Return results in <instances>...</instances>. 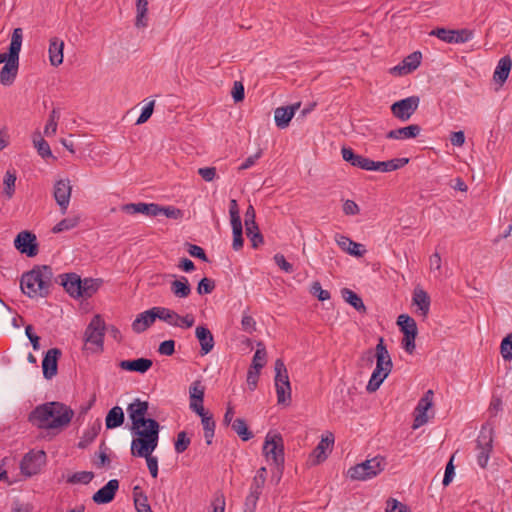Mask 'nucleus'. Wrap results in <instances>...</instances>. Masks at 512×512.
<instances>
[{
	"instance_id": "nucleus-1",
	"label": "nucleus",
	"mask_w": 512,
	"mask_h": 512,
	"mask_svg": "<svg viewBox=\"0 0 512 512\" xmlns=\"http://www.w3.org/2000/svg\"><path fill=\"white\" fill-rule=\"evenodd\" d=\"M74 411L61 402H47L37 406L29 415V421L45 430H61L69 425Z\"/></svg>"
},
{
	"instance_id": "nucleus-2",
	"label": "nucleus",
	"mask_w": 512,
	"mask_h": 512,
	"mask_svg": "<svg viewBox=\"0 0 512 512\" xmlns=\"http://www.w3.org/2000/svg\"><path fill=\"white\" fill-rule=\"evenodd\" d=\"M374 357H376V367L366 386V390L370 393H373L379 389L383 381L391 373L393 367L390 354L386 348V345L384 344L383 338L379 339V342L375 348V354L369 350L363 355V359H367L369 363L373 362Z\"/></svg>"
},
{
	"instance_id": "nucleus-3",
	"label": "nucleus",
	"mask_w": 512,
	"mask_h": 512,
	"mask_svg": "<svg viewBox=\"0 0 512 512\" xmlns=\"http://www.w3.org/2000/svg\"><path fill=\"white\" fill-rule=\"evenodd\" d=\"M52 269L49 266H41L23 274L20 282L21 290L31 298L45 297L49 293Z\"/></svg>"
},
{
	"instance_id": "nucleus-4",
	"label": "nucleus",
	"mask_w": 512,
	"mask_h": 512,
	"mask_svg": "<svg viewBox=\"0 0 512 512\" xmlns=\"http://www.w3.org/2000/svg\"><path fill=\"white\" fill-rule=\"evenodd\" d=\"M145 426L131 429L136 435L131 442L133 456H147L152 454L158 446L160 425L154 419L147 420Z\"/></svg>"
},
{
	"instance_id": "nucleus-5",
	"label": "nucleus",
	"mask_w": 512,
	"mask_h": 512,
	"mask_svg": "<svg viewBox=\"0 0 512 512\" xmlns=\"http://www.w3.org/2000/svg\"><path fill=\"white\" fill-rule=\"evenodd\" d=\"M23 31L15 28L9 46V59L0 71V83L8 86L13 83L18 71L19 53L22 46Z\"/></svg>"
},
{
	"instance_id": "nucleus-6",
	"label": "nucleus",
	"mask_w": 512,
	"mask_h": 512,
	"mask_svg": "<svg viewBox=\"0 0 512 512\" xmlns=\"http://www.w3.org/2000/svg\"><path fill=\"white\" fill-rule=\"evenodd\" d=\"M385 462L382 457H374L356 464L348 470L352 480L365 481L377 476L384 470Z\"/></svg>"
},
{
	"instance_id": "nucleus-7",
	"label": "nucleus",
	"mask_w": 512,
	"mask_h": 512,
	"mask_svg": "<svg viewBox=\"0 0 512 512\" xmlns=\"http://www.w3.org/2000/svg\"><path fill=\"white\" fill-rule=\"evenodd\" d=\"M397 325L403 333L401 340L402 348L408 354H413L416 349L415 340L418 335L416 321L408 314H400L397 318Z\"/></svg>"
},
{
	"instance_id": "nucleus-8",
	"label": "nucleus",
	"mask_w": 512,
	"mask_h": 512,
	"mask_svg": "<svg viewBox=\"0 0 512 512\" xmlns=\"http://www.w3.org/2000/svg\"><path fill=\"white\" fill-rule=\"evenodd\" d=\"M263 454L268 462H272L278 468L284 464V446L281 435L268 433L263 445Z\"/></svg>"
},
{
	"instance_id": "nucleus-9",
	"label": "nucleus",
	"mask_w": 512,
	"mask_h": 512,
	"mask_svg": "<svg viewBox=\"0 0 512 512\" xmlns=\"http://www.w3.org/2000/svg\"><path fill=\"white\" fill-rule=\"evenodd\" d=\"M104 330V320L100 315H95L88 324L84 333V341L86 345H89L88 349L93 351L103 350Z\"/></svg>"
},
{
	"instance_id": "nucleus-10",
	"label": "nucleus",
	"mask_w": 512,
	"mask_h": 512,
	"mask_svg": "<svg viewBox=\"0 0 512 512\" xmlns=\"http://www.w3.org/2000/svg\"><path fill=\"white\" fill-rule=\"evenodd\" d=\"M275 388L278 404H289L291 400V386L288 371L281 359L275 361Z\"/></svg>"
},
{
	"instance_id": "nucleus-11",
	"label": "nucleus",
	"mask_w": 512,
	"mask_h": 512,
	"mask_svg": "<svg viewBox=\"0 0 512 512\" xmlns=\"http://www.w3.org/2000/svg\"><path fill=\"white\" fill-rule=\"evenodd\" d=\"M477 462L485 468L490 458V453L493 449V431L491 428L483 427L477 439Z\"/></svg>"
},
{
	"instance_id": "nucleus-12",
	"label": "nucleus",
	"mask_w": 512,
	"mask_h": 512,
	"mask_svg": "<svg viewBox=\"0 0 512 512\" xmlns=\"http://www.w3.org/2000/svg\"><path fill=\"white\" fill-rule=\"evenodd\" d=\"M420 99L418 96H410L391 105L393 116L400 121H408L418 109Z\"/></svg>"
},
{
	"instance_id": "nucleus-13",
	"label": "nucleus",
	"mask_w": 512,
	"mask_h": 512,
	"mask_svg": "<svg viewBox=\"0 0 512 512\" xmlns=\"http://www.w3.org/2000/svg\"><path fill=\"white\" fill-rule=\"evenodd\" d=\"M72 195V185L68 178L59 179L53 187V197L62 215L66 214Z\"/></svg>"
},
{
	"instance_id": "nucleus-14",
	"label": "nucleus",
	"mask_w": 512,
	"mask_h": 512,
	"mask_svg": "<svg viewBox=\"0 0 512 512\" xmlns=\"http://www.w3.org/2000/svg\"><path fill=\"white\" fill-rule=\"evenodd\" d=\"M148 409L149 403L139 398L135 399L127 406V414L132 424L131 429H138L148 423L147 420L150 419L146 417Z\"/></svg>"
},
{
	"instance_id": "nucleus-15",
	"label": "nucleus",
	"mask_w": 512,
	"mask_h": 512,
	"mask_svg": "<svg viewBox=\"0 0 512 512\" xmlns=\"http://www.w3.org/2000/svg\"><path fill=\"white\" fill-rule=\"evenodd\" d=\"M46 461L44 451H31L21 461L20 468L26 476H33L40 472Z\"/></svg>"
},
{
	"instance_id": "nucleus-16",
	"label": "nucleus",
	"mask_w": 512,
	"mask_h": 512,
	"mask_svg": "<svg viewBox=\"0 0 512 512\" xmlns=\"http://www.w3.org/2000/svg\"><path fill=\"white\" fill-rule=\"evenodd\" d=\"M15 248L22 254L28 257H34L38 253V244L35 234L30 231L24 230L18 233L14 240Z\"/></svg>"
},
{
	"instance_id": "nucleus-17",
	"label": "nucleus",
	"mask_w": 512,
	"mask_h": 512,
	"mask_svg": "<svg viewBox=\"0 0 512 512\" xmlns=\"http://www.w3.org/2000/svg\"><path fill=\"white\" fill-rule=\"evenodd\" d=\"M433 406V391L428 390L419 400L414 411L413 429H417L425 425L429 421L427 412Z\"/></svg>"
},
{
	"instance_id": "nucleus-18",
	"label": "nucleus",
	"mask_w": 512,
	"mask_h": 512,
	"mask_svg": "<svg viewBox=\"0 0 512 512\" xmlns=\"http://www.w3.org/2000/svg\"><path fill=\"white\" fill-rule=\"evenodd\" d=\"M333 444L334 436L332 433L329 432L322 436L320 442L310 454L309 462L312 465H318L323 462L328 456V451H331Z\"/></svg>"
},
{
	"instance_id": "nucleus-19",
	"label": "nucleus",
	"mask_w": 512,
	"mask_h": 512,
	"mask_svg": "<svg viewBox=\"0 0 512 512\" xmlns=\"http://www.w3.org/2000/svg\"><path fill=\"white\" fill-rule=\"evenodd\" d=\"M412 305L416 307L415 313L424 319L427 318L431 299L429 294L420 286H417L413 290L412 294Z\"/></svg>"
},
{
	"instance_id": "nucleus-20",
	"label": "nucleus",
	"mask_w": 512,
	"mask_h": 512,
	"mask_svg": "<svg viewBox=\"0 0 512 512\" xmlns=\"http://www.w3.org/2000/svg\"><path fill=\"white\" fill-rule=\"evenodd\" d=\"M422 55L420 52H413L403 59V61L390 69V73L396 76L407 75L416 70L421 63Z\"/></svg>"
},
{
	"instance_id": "nucleus-21",
	"label": "nucleus",
	"mask_w": 512,
	"mask_h": 512,
	"mask_svg": "<svg viewBox=\"0 0 512 512\" xmlns=\"http://www.w3.org/2000/svg\"><path fill=\"white\" fill-rule=\"evenodd\" d=\"M299 107L300 103H295L290 106L276 108L274 111V120L276 126L280 129H285L286 127H288L290 121L294 117Z\"/></svg>"
},
{
	"instance_id": "nucleus-22",
	"label": "nucleus",
	"mask_w": 512,
	"mask_h": 512,
	"mask_svg": "<svg viewBox=\"0 0 512 512\" xmlns=\"http://www.w3.org/2000/svg\"><path fill=\"white\" fill-rule=\"evenodd\" d=\"M60 355L61 351L57 348L49 349L46 352L42 360L43 375L46 379H51L57 374V361Z\"/></svg>"
},
{
	"instance_id": "nucleus-23",
	"label": "nucleus",
	"mask_w": 512,
	"mask_h": 512,
	"mask_svg": "<svg viewBox=\"0 0 512 512\" xmlns=\"http://www.w3.org/2000/svg\"><path fill=\"white\" fill-rule=\"evenodd\" d=\"M342 158L350 163L352 166L370 171L373 164V160L364 157L359 154H355L354 151L349 147H343L341 149Z\"/></svg>"
},
{
	"instance_id": "nucleus-24",
	"label": "nucleus",
	"mask_w": 512,
	"mask_h": 512,
	"mask_svg": "<svg viewBox=\"0 0 512 512\" xmlns=\"http://www.w3.org/2000/svg\"><path fill=\"white\" fill-rule=\"evenodd\" d=\"M119 488V482L116 479L108 481V483L99 489L92 497L97 504H107L111 502Z\"/></svg>"
},
{
	"instance_id": "nucleus-25",
	"label": "nucleus",
	"mask_w": 512,
	"mask_h": 512,
	"mask_svg": "<svg viewBox=\"0 0 512 512\" xmlns=\"http://www.w3.org/2000/svg\"><path fill=\"white\" fill-rule=\"evenodd\" d=\"M64 41L58 37H52L49 40V62L53 67H58L63 63L64 59Z\"/></svg>"
},
{
	"instance_id": "nucleus-26",
	"label": "nucleus",
	"mask_w": 512,
	"mask_h": 512,
	"mask_svg": "<svg viewBox=\"0 0 512 512\" xmlns=\"http://www.w3.org/2000/svg\"><path fill=\"white\" fill-rule=\"evenodd\" d=\"M334 239L337 245L349 255L355 257H362L363 254L365 253V250L362 249L363 246L361 244L354 242L347 236H344L342 234H336Z\"/></svg>"
},
{
	"instance_id": "nucleus-27",
	"label": "nucleus",
	"mask_w": 512,
	"mask_h": 512,
	"mask_svg": "<svg viewBox=\"0 0 512 512\" xmlns=\"http://www.w3.org/2000/svg\"><path fill=\"white\" fill-rule=\"evenodd\" d=\"M157 319L154 307L137 315L132 323V329L135 333H142L148 329Z\"/></svg>"
},
{
	"instance_id": "nucleus-28",
	"label": "nucleus",
	"mask_w": 512,
	"mask_h": 512,
	"mask_svg": "<svg viewBox=\"0 0 512 512\" xmlns=\"http://www.w3.org/2000/svg\"><path fill=\"white\" fill-rule=\"evenodd\" d=\"M61 285L66 292L74 298L80 297L81 278L75 273L64 274L60 276Z\"/></svg>"
},
{
	"instance_id": "nucleus-29",
	"label": "nucleus",
	"mask_w": 512,
	"mask_h": 512,
	"mask_svg": "<svg viewBox=\"0 0 512 512\" xmlns=\"http://www.w3.org/2000/svg\"><path fill=\"white\" fill-rule=\"evenodd\" d=\"M157 204L155 203H129L121 207V210L128 214L141 213L146 216H157Z\"/></svg>"
},
{
	"instance_id": "nucleus-30",
	"label": "nucleus",
	"mask_w": 512,
	"mask_h": 512,
	"mask_svg": "<svg viewBox=\"0 0 512 512\" xmlns=\"http://www.w3.org/2000/svg\"><path fill=\"white\" fill-rule=\"evenodd\" d=\"M195 335L201 346V354H208L214 347V337L211 331L205 326H197Z\"/></svg>"
},
{
	"instance_id": "nucleus-31",
	"label": "nucleus",
	"mask_w": 512,
	"mask_h": 512,
	"mask_svg": "<svg viewBox=\"0 0 512 512\" xmlns=\"http://www.w3.org/2000/svg\"><path fill=\"white\" fill-rule=\"evenodd\" d=\"M420 132L421 127L417 124H412L406 127L391 130L386 134V137L396 140L413 139L416 138Z\"/></svg>"
},
{
	"instance_id": "nucleus-32",
	"label": "nucleus",
	"mask_w": 512,
	"mask_h": 512,
	"mask_svg": "<svg viewBox=\"0 0 512 512\" xmlns=\"http://www.w3.org/2000/svg\"><path fill=\"white\" fill-rule=\"evenodd\" d=\"M409 162L408 158H396L388 161H373L370 171L391 172L404 167Z\"/></svg>"
},
{
	"instance_id": "nucleus-33",
	"label": "nucleus",
	"mask_w": 512,
	"mask_h": 512,
	"mask_svg": "<svg viewBox=\"0 0 512 512\" xmlns=\"http://www.w3.org/2000/svg\"><path fill=\"white\" fill-rule=\"evenodd\" d=\"M152 360L147 358H138L135 360H123L120 367L123 370L145 373L152 367Z\"/></svg>"
},
{
	"instance_id": "nucleus-34",
	"label": "nucleus",
	"mask_w": 512,
	"mask_h": 512,
	"mask_svg": "<svg viewBox=\"0 0 512 512\" xmlns=\"http://www.w3.org/2000/svg\"><path fill=\"white\" fill-rule=\"evenodd\" d=\"M512 67V60L509 56L502 57L496 66L493 78L494 80L502 85L508 78Z\"/></svg>"
},
{
	"instance_id": "nucleus-35",
	"label": "nucleus",
	"mask_w": 512,
	"mask_h": 512,
	"mask_svg": "<svg viewBox=\"0 0 512 512\" xmlns=\"http://www.w3.org/2000/svg\"><path fill=\"white\" fill-rule=\"evenodd\" d=\"M148 1H135V27L137 29H144L148 26Z\"/></svg>"
},
{
	"instance_id": "nucleus-36",
	"label": "nucleus",
	"mask_w": 512,
	"mask_h": 512,
	"mask_svg": "<svg viewBox=\"0 0 512 512\" xmlns=\"http://www.w3.org/2000/svg\"><path fill=\"white\" fill-rule=\"evenodd\" d=\"M171 292L177 298H187L191 294V286L184 276L172 281Z\"/></svg>"
},
{
	"instance_id": "nucleus-37",
	"label": "nucleus",
	"mask_w": 512,
	"mask_h": 512,
	"mask_svg": "<svg viewBox=\"0 0 512 512\" xmlns=\"http://www.w3.org/2000/svg\"><path fill=\"white\" fill-rule=\"evenodd\" d=\"M124 422V412L121 407L115 406L110 409L105 418V425L107 429H114L120 427Z\"/></svg>"
},
{
	"instance_id": "nucleus-38",
	"label": "nucleus",
	"mask_w": 512,
	"mask_h": 512,
	"mask_svg": "<svg viewBox=\"0 0 512 512\" xmlns=\"http://www.w3.org/2000/svg\"><path fill=\"white\" fill-rule=\"evenodd\" d=\"M80 223L79 215H70L61 221H59L53 228L52 233L59 234L62 232L70 231L76 227H78Z\"/></svg>"
},
{
	"instance_id": "nucleus-39",
	"label": "nucleus",
	"mask_w": 512,
	"mask_h": 512,
	"mask_svg": "<svg viewBox=\"0 0 512 512\" xmlns=\"http://www.w3.org/2000/svg\"><path fill=\"white\" fill-rule=\"evenodd\" d=\"M32 142L38 154L42 158H54L49 144L44 140L40 132L36 131L33 134Z\"/></svg>"
},
{
	"instance_id": "nucleus-40",
	"label": "nucleus",
	"mask_w": 512,
	"mask_h": 512,
	"mask_svg": "<svg viewBox=\"0 0 512 512\" xmlns=\"http://www.w3.org/2000/svg\"><path fill=\"white\" fill-rule=\"evenodd\" d=\"M343 299L349 303L353 308H355L358 312L365 313L366 306L364 305L360 296H358L355 292L348 288H344L341 291Z\"/></svg>"
},
{
	"instance_id": "nucleus-41",
	"label": "nucleus",
	"mask_w": 512,
	"mask_h": 512,
	"mask_svg": "<svg viewBox=\"0 0 512 512\" xmlns=\"http://www.w3.org/2000/svg\"><path fill=\"white\" fill-rule=\"evenodd\" d=\"M101 285V280L99 279H92V278H85L84 280L81 279V287H80V297L82 298H89L93 294L97 292Z\"/></svg>"
},
{
	"instance_id": "nucleus-42",
	"label": "nucleus",
	"mask_w": 512,
	"mask_h": 512,
	"mask_svg": "<svg viewBox=\"0 0 512 512\" xmlns=\"http://www.w3.org/2000/svg\"><path fill=\"white\" fill-rule=\"evenodd\" d=\"M267 352L262 342L257 344V350L252 359V365L250 368L253 370L260 371L266 364Z\"/></svg>"
},
{
	"instance_id": "nucleus-43",
	"label": "nucleus",
	"mask_w": 512,
	"mask_h": 512,
	"mask_svg": "<svg viewBox=\"0 0 512 512\" xmlns=\"http://www.w3.org/2000/svg\"><path fill=\"white\" fill-rule=\"evenodd\" d=\"M233 431L243 440L248 441L252 438V433L249 431L247 424L244 419L237 418L232 422L231 425Z\"/></svg>"
},
{
	"instance_id": "nucleus-44",
	"label": "nucleus",
	"mask_w": 512,
	"mask_h": 512,
	"mask_svg": "<svg viewBox=\"0 0 512 512\" xmlns=\"http://www.w3.org/2000/svg\"><path fill=\"white\" fill-rule=\"evenodd\" d=\"M158 319L174 326L177 319V313L165 307H154Z\"/></svg>"
},
{
	"instance_id": "nucleus-45",
	"label": "nucleus",
	"mask_w": 512,
	"mask_h": 512,
	"mask_svg": "<svg viewBox=\"0 0 512 512\" xmlns=\"http://www.w3.org/2000/svg\"><path fill=\"white\" fill-rule=\"evenodd\" d=\"M429 269L436 279H440L442 277V259L439 253L435 252L430 256Z\"/></svg>"
},
{
	"instance_id": "nucleus-46",
	"label": "nucleus",
	"mask_w": 512,
	"mask_h": 512,
	"mask_svg": "<svg viewBox=\"0 0 512 512\" xmlns=\"http://www.w3.org/2000/svg\"><path fill=\"white\" fill-rule=\"evenodd\" d=\"M157 216L164 215L171 219H180L183 216V212L173 206L163 207L157 204Z\"/></svg>"
},
{
	"instance_id": "nucleus-47",
	"label": "nucleus",
	"mask_w": 512,
	"mask_h": 512,
	"mask_svg": "<svg viewBox=\"0 0 512 512\" xmlns=\"http://www.w3.org/2000/svg\"><path fill=\"white\" fill-rule=\"evenodd\" d=\"M94 477V474L89 471H80L72 474L67 481L72 484H88Z\"/></svg>"
},
{
	"instance_id": "nucleus-48",
	"label": "nucleus",
	"mask_w": 512,
	"mask_h": 512,
	"mask_svg": "<svg viewBox=\"0 0 512 512\" xmlns=\"http://www.w3.org/2000/svg\"><path fill=\"white\" fill-rule=\"evenodd\" d=\"M385 512H410L407 505L394 498H390L386 501Z\"/></svg>"
},
{
	"instance_id": "nucleus-49",
	"label": "nucleus",
	"mask_w": 512,
	"mask_h": 512,
	"mask_svg": "<svg viewBox=\"0 0 512 512\" xmlns=\"http://www.w3.org/2000/svg\"><path fill=\"white\" fill-rule=\"evenodd\" d=\"M241 328L244 332L252 334L256 331V322L251 315H249L246 311L243 312L241 319Z\"/></svg>"
},
{
	"instance_id": "nucleus-50",
	"label": "nucleus",
	"mask_w": 512,
	"mask_h": 512,
	"mask_svg": "<svg viewBox=\"0 0 512 512\" xmlns=\"http://www.w3.org/2000/svg\"><path fill=\"white\" fill-rule=\"evenodd\" d=\"M453 34L454 30H449L445 28H437L430 32L431 36H436L437 38L446 43H453Z\"/></svg>"
},
{
	"instance_id": "nucleus-51",
	"label": "nucleus",
	"mask_w": 512,
	"mask_h": 512,
	"mask_svg": "<svg viewBox=\"0 0 512 512\" xmlns=\"http://www.w3.org/2000/svg\"><path fill=\"white\" fill-rule=\"evenodd\" d=\"M15 172L7 171L4 177L5 193L10 198L14 193V186L16 182Z\"/></svg>"
},
{
	"instance_id": "nucleus-52",
	"label": "nucleus",
	"mask_w": 512,
	"mask_h": 512,
	"mask_svg": "<svg viewBox=\"0 0 512 512\" xmlns=\"http://www.w3.org/2000/svg\"><path fill=\"white\" fill-rule=\"evenodd\" d=\"M233 231V249L240 250L243 246V238H242V224L232 225Z\"/></svg>"
},
{
	"instance_id": "nucleus-53",
	"label": "nucleus",
	"mask_w": 512,
	"mask_h": 512,
	"mask_svg": "<svg viewBox=\"0 0 512 512\" xmlns=\"http://www.w3.org/2000/svg\"><path fill=\"white\" fill-rule=\"evenodd\" d=\"M190 444V439L188 438L186 432L181 431L177 435V439L175 441V450L177 453L184 452Z\"/></svg>"
},
{
	"instance_id": "nucleus-54",
	"label": "nucleus",
	"mask_w": 512,
	"mask_h": 512,
	"mask_svg": "<svg viewBox=\"0 0 512 512\" xmlns=\"http://www.w3.org/2000/svg\"><path fill=\"white\" fill-rule=\"evenodd\" d=\"M154 105H155V101L154 100H151L149 101L142 109V112L140 114V116L138 117L137 121H136V124L137 125H141L145 122L148 121V119L151 117V115L153 114V110H154Z\"/></svg>"
},
{
	"instance_id": "nucleus-55",
	"label": "nucleus",
	"mask_w": 512,
	"mask_h": 512,
	"mask_svg": "<svg viewBox=\"0 0 512 512\" xmlns=\"http://www.w3.org/2000/svg\"><path fill=\"white\" fill-rule=\"evenodd\" d=\"M500 352L504 360H511L512 359V340L511 336H506L500 346Z\"/></svg>"
},
{
	"instance_id": "nucleus-56",
	"label": "nucleus",
	"mask_w": 512,
	"mask_h": 512,
	"mask_svg": "<svg viewBox=\"0 0 512 512\" xmlns=\"http://www.w3.org/2000/svg\"><path fill=\"white\" fill-rule=\"evenodd\" d=\"M267 470L265 467L258 469L255 477L253 478L252 487L255 490L261 491L266 481Z\"/></svg>"
},
{
	"instance_id": "nucleus-57",
	"label": "nucleus",
	"mask_w": 512,
	"mask_h": 512,
	"mask_svg": "<svg viewBox=\"0 0 512 512\" xmlns=\"http://www.w3.org/2000/svg\"><path fill=\"white\" fill-rule=\"evenodd\" d=\"M214 288H215L214 281L205 277L199 281L198 287H197V292L200 295L210 294L214 290Z\"/></svg>"
},
{
	"instance_id": "nucleus-58",
	"label": "nucleus",
	"mask_w": 512,
	"mask_h": 512,
	"mask_svg": "<svg viewBox=\"0 0 512 512\" xmlns=\"http://www.w3.org/2000/svg\"><path fill=\"white\" fill-rule=\"evenodd\" d=\"M134 503L137 512H153L145 495L140 494L137 496L135 494Z\"/></svg>"
},
{
	"instance_id": "nucleus-59",
	"label": "nucleus",
	"mask_w": 512,
	"mask_h": 512,
	"mask_svg": "<svg viewBox=\"0 0 512 512\" xmlns=\"http://www.w3.org/2000/svg\"><path fill=\"white\" fill-rule=\"evenodd\" d=\"M310 292L320 301L330 299V293L327 290L322 289L321 284L317 281L312 284Z\"/></svg>"
},
{
	"instance_id": "nucleus-60",
	"label": "nucleus",
	"mask_w": 512,
	"mask_h": 512,
	"mask_svg": "<svg viewBox=\"0 0 512 512\" xmlns=\"http://www.w3.org/2000/svg\"><path fill=\"white\" fill-rule=\"evenodd\" d=\"M195 318L192 314H186L185 316H180L177 314V319L175 323V327L188 329L194 325Z\"/></svg>"
},
{
	"instance_id": "nucleus-61",
	"label": "nucleus",
	"mask_w": 512,
	"mask_h": 512,
	"mask_svg": "<svg viewBox=\"0 0 512 512\" xmlns=\"http://www.w3.org/2000/svg\"><path fill=\"white\" fill-rule=\"evenodd\" d=\"M229 214L231 219V225L242 224L239 214V207L235 199H232L230 201Z\"/></svg>"
},
{
	"instance_id": "nucleus-62",
	"label": "nucleus",
	"mask_w": 512,
	"mask_h": 512,
	"mask_svg": "<svg viewBox=\"0 0 512 512\" xmlns=\"http://www.w3.org/2000/svg\"><path fill=\"white\" fill-rule=\"evenodd\" d=\"M260 493L261 491L251 488L245 502L246 509L249 510V512H254Z\"/></svg>"
},
{
	"instance_id": "nucleus-63",
	"label": "nucleus",
	"mask_w": 512,
	"mask_h": 512,
	"mask_svg": "<svg viewBox=\"0 0 512 512\" xmlns=\"http://www.w3.org/2000/svg\"><path fill=\"white\" fill-rule=\"evenodd\" d=\"M472 32L466 29L454 30L453 43H465L472 38Z\"/></svg>"
},
{
	"instance_id": "nucleus-64",
	"label": "nucleus",
	"mask_w": 512,
	"mask_h": 512,
	"mask_svg": "<svg viewBox=\"0 0 512 512\" xmlns=\"http://www.w3.org/2000/svg\"><path fill=\"white\" fill-rule=\"evenodd\" d=\"M175 351V342L173 340L163 341L158 348V352L161 355L170 356Z\"/></svg>"
}]
</instances>
